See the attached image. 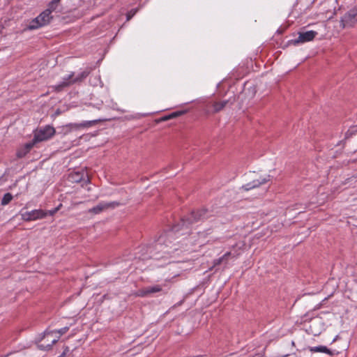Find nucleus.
I'll return each mask as SVG.
<instances>
[{"label": "nucleus", "mask_w": 357, "mask_h": 357, "mask_svg": "<svg viewBox=\"0 0 357 357\" xmlns=\"http://www.w3.org/2000/svg\"><path fill=\"white\" fill-rule=\"evenodd\" d=\"M204 234L200 232H192L188 236L176 235L170 231L166 237H161V243L156 245L158 251L156 259H173L195 251V247L199 244L200 237Z\"/></svg>", "instance_id": "nucleus-1"}, {"label": "nucleus", "mask_w": 357, "mask_h": 357, "mask_svg": "<svg viewBox=\"0 0 357 357\" xmlns=\"http://www.w3.org/2000/svg\"><path fill=\"white\" fill-rule=\"evenodd\" d=\"M52 11L53 10H50V8H47L45 11L41 13L38 17L30 22L26 29H37L49 24L52 19V17L51 16Z\"/></svg>", "instance_id": "nucleus-2"}, {"label": "nucleus", "mask_w": 357, "mask_h": 357, "mask_svg": "<svg viewBox=\"0 0 357 357\" xmlns=\"http://www.w3.org/2000/svg\"><path fill=\"white\" fill-rule=\"evenodd\" d=\"M69 330V327L66 326L64 328H62L58 331H46L45 332L44 338L43 340H45L47 342H50L51 344H40V347L41 349H49L51 348L52 345L57 342L60 337L65 334Z\"/></svg>", "instance_id": "nucleus-3"}, {"label": "nucleus", "mask_w": 357, "mask_h": 357, "mask_svg": "<svg viewBox=\"0 0 357 357\" xmlns=\"http://www.w3.org/2000/svg\"><path fill=\"white\" fill-rule=\"evenodd\" d=\"M87 73L82 72L80 75H79L76 78L73 79V77L74 76L73 73L68 75L66 77L63 78V81L61 84L52 86V89L55 91H61L64 87H66L72 84H74L77 82L82 81L83 79H84L87 76Z\"/></svg>", "instance_id": "nucleus-4"}, {"label": "nucleus", "mask_w": 357, "mask_h": 357, "mask_svg": "<svg viewBox=\"0 0 357 357\" xmlns=\"http://www.w3.org/2000/svg\"><path fill=\"white\" fill-rule=\"evenodd\" d=\"M54 128L47 126L43 128L37 130L34 135V142H40L51 139L55 134Z\"/></svg>", "instance_id": "nucleus-5"}, {"label": "nucleus", "mask_w": 357, "mask_h": 357, "mask_svg": "<svg viewBox=\"0 0 357 357\" xmlns=\"http://www.w3.org/2000/svg\"><path fill=\"white\" fill-rule=\"evenodd\" d=\"M357 23V7L348 11L341 20V24L343 28L351 27Z\"/></svg>", "instance_id": "nucleus-6"}, {"label": "nucleus", "mask_w": 357, "mask_h": 357, "mask_svg": "<svg viewBox=\"0 0 357 357\" xmlns=\"http://www.w3.org/2000/svg\"><path fill=\"white\" fill-rule=\"evenodd\" d=\"M98 121H83L80 123H69L63 126V132L67 134L73 130H79L81 128H89L94 125Z\"/></svg>", "instance_id": "nucleus-7"}, {"label": "nucleus", "mask_w": 357, "mask_h": 357, "mask_svg": "<svg viewBox=\"0 0 357 357\" xmlns=\"http://www.w3.org/2000/svg\"><path fill=\"white\" fill-rule=\"evenodd\" d=\"M47 215V213L45 212L43 210H33L23 213L22 218L26 221H31L43 218Z\"/></svg>", "instance_id": "nucleus-8"}, {"label": "nucleus", "mask_w": 357, "mask_h": 357, "mask_svg": "<svg viewBox=\"0 0 357 357\" xmlns=\"http://www.w3.org/2000/svg\"><path fill=\"white\" fill-rule=\"evenodd\" d=\"M118 206H119V204L116 202H107V203L101 202V203H99L97 206L93 207L92 208H90L89 210V213L98 214V213H100L108 208H114Z\"/></svg>", "instance_id": "nucleus-9"}, {"label": "nucleus", "mask_w": 357, "mask_h": 357, "mask_svg": "<svg viewBox=\"0 0 357 357\" xmlns=\"http://www.w3.org/2000/svg\"><path fill=\"white\" fill-rule=\"evenodd\" d=\"M317 32L314 31H307L298 33V37L294 40L295 44L304 43L312 41L317 36Z\"/></svg>", "instance_id": "nucleus-10"}, {"label": "nucleus", "mask_w": 357, "mask_h": 357, "mask_svg": "<svg viewBox=\"0 0 357 357\" xmlns=\"http://www.w3.org/2000/svg\"><path fill=\"white\" fill-rule=\"evenodd\" d=\"M161 290L162 287L160 285L156 284L138 290L137 295L141 297H144L151 294L160 292Z\"/></svg>", "instance_id": "nucleus-11"}, {"label": "nucleus", "mask_w": 357, "mask_h": 357, "mask_svg": "<svg viewBox=\"0 0 357 357\" xmlns=\"http://www.w3.org/2000/svg\"><path fill=\"white\" fill-rule=\"evenodd\" d=\"M310 328L314 335L319 334L321 333V330L323 328L321 319L319 318L313 319L311 321Z\"/></svg>", "instance_id": "nucleus-12"}, {"label": "nucleus", "mask_w": 357, "mask_h": 357, "mask_svg": "<svg viewBox=\"0 0 357 357\" xmlns=\"http://www.w3.org/2000/svg\"><path fill=\"white\" fill-rule=\"evenodd\" d=\"M268 181V179L266 178L255 179L252 182L248 183L245 185H243L241 188L245 191H248L252 188H257L263 183H266Z\"/></svg>", "instance_id": "nucleus-13"}, {"label": "nucleus", "mask_w": 357, "mask_h": 357, "mask_svg": "<svg viewBox=\"0 0 357 357\" xmlns=\"http://www.w3.org/2000/svg\"><path fill=\"white\" fill-rule=\"evenodd\" d=\"M309 350L312 353L321 352V353L327 354L330 356L333 355V353L330 349H328L326 346L321 345V346H317V347H309Z\"/></svg>", "instance_id": "nucleus-14"}, {"label": "nucleus", "mask_w": 357, "mask_h": 357, "mask_svg": "<svg viewBox=\"0 0 357 357\" xmlns=\"http://www.w3.org/2000/svg\"><path fill=\"white\" fill-rule=\"evenodd\" d=\"M204 213V211L192 212L190 214V217L188 218V223L192 224L194 222H196L198 220L202 219Z\"/></svg>", "instance_id": "nucleus-15"}, {"label": "nucleus", "mask_w": 357, "mask_h": 357, "mask_svg": "<svg viewBox=\"0 0 357 357\" xmlns=\"http://www.w3.org/2000/svg\"><path fill=\"white\" fill-rule=\"evenodd\" d=\"M227 104V100L213 102V107L214 112H220L226 106Z\"/></svg>", "instance_id": "nucleus-16"}, {"label": "nucleus", "mask_w": 357, "mask_h": 357, "mask_svg": "<svg viewBox=\"0 0 357 357\" xmlns=\"http://www.w3.org/2000/svg\"><path fill=\"white\" fill-rule=\"evenodd\" d=\"M231 255V252H228L227 253H225L222 257H221L220 258L218 259H215L213 262L214 264V266H218L219 264H220L222 262H223L225 260H227L228 257Z\"/></svg>", "instance_id": "nucleus-17"}, {"label": "nucleus", "mask_w": 357, "mask_h": 357, "mask_svg": "<svg viewBox=\"0 0 357 357\" xmlns=\"http://www.w3.org/2000/svg\"><path fill=\"white\" fill-rule=\"evenodd\" d=\"M13 199V196L10 193H6L2 199H1V205L5 206L7 205Z\"/></svg>", "instance_id": "nucleus-18"}, {"label": "nucleus", "mask_w": 357, "mask_h": 357, "mask_svg": "<svg viewBox=\"0 0 357 357\" xmlns=\"http://www.w3.org/2000/svg\"><path fill=\"white\" fill-rule=\"evenodd\" d=\"M59 1L60 0H52V1L50 3L48 6V8H50V10H52L54 11L57 8Z\"/></svg>", "instance_id": "nucleus-19"}, {"label": "nucleus", "mask_w": 357, "mask_h": 357, "mask_svg": "<svg viewBox=\"0 0 357 357\" xmlns=\"http://www.w3.org/2000/svg\"><path fill=\"white\" fill-rule=\"evenodd\" d=\"M62 204H59L57 207L54 208L52 210L47 211V215H54L61 207Z\"/></svg>", "instance_id": "nucleus-20"}, {"label": "nucleus", "mask_w": 357, "mask_h": 357, "mask_svg": "<svg viewBox=\"0 0 357 357\" xmlns=\"http://www.w3.org/2000/svg\"><path fill=\"white\" fill-rule=\"evenodd\" d=\"M136 13H137V10H135V9H132L130 11H129L126 15L127 21L130 20V19L136 14Z\"/></svg>", "instance_id": "nucleus-21"}, {"label": "nucleus", "mask_w": 357, "mask_h": 357, "mask_svg": "<svg viewBox=\"0 0 357 357\" xmlns=\"http://www.w3.org/2000/svg\"><path fill=\"white\" fill-rule=\"evenodd\" d=\"M29 151H26V149H24V147H23L22 149L19 150L17 153V157L22 158L24 157Z\"/></svg>", "instance_id": "nucleus-22"}, {"label": "nucleus", "mask_w": 357, "mask_h": 357, "mask_svg": "<svg viewBox=\"0 0 357 357\" xmlns=\"http://www.w3.org/2000/svg\"><path fill=\"white\" fill-rule=\"evenodd\" d=\"M35 143L36 142H34V139H33L32 142L27 143L24 145V149H26V151H29L33 148Z\"/></svg>", "instance_id": "nucleus-23"}, {"label": "nucleus", "mask_w": 357, "mask_h": 357, "mask_svg": "<svg viewBox=\"0 0 357 357\" xmlns=\"http://www.w3.org/2000/svg\"><path fill=\"white\" fill-rule=\"evenodd\" d=\"M183 112H173L171 114H169V116H171V119H173V118H176L178 116H180L181 114H182Z\"/></svg>", "instance_id": "nucleus-24"}, {"label": "nucleus", "mask_w": 357, "mask_h": 357, "mask_svg": "<svg viewBox=\"0 0 357 357\" xmlns=\"http://www.w3.org/2000/svg\"><path fill=\"white\" fill-rule=\"evenodd\" d=\"M356 130H354V128H350L347 132L346 133V136L347 137L349 135L353 134L354 132H356Z\"/></svg>", "instance_id": "nucleus-25"}, {"label": "nucleus", "mask_w": 357, "mask_h": 357, "mask_svg": "<svg viewBox=\"0 0 357 357\" xmlns=\"http://www.w3.org/2000/svg\"><path fill=\"white\" fill-rule=\"evenodd\" d=\"M73 179H75L76 181H78L80 178L79 177V174L77 173L72 175Z\"/></svg>", "instance_id": "nucleus-26"}, {"label": "nucleus", "mask_w": 357, "mask_h": 357, "mask_svg": "<svg viewBox=\"0 0 357 357\" xmlns=\"http://www.w3.org/2000/svg\"><path fill=\"white\" fill-rule=\"evenodd\" d=\"M73 179H75L76 181H78L80 178L79 177V174L77 173L72 175Z\"/></svg>", "instance_id": "nucleus-27"}, {"label": "nucleus", "mask_w": 357, "mask_h": 357, "mask_svg": "<svg viewBox=\"0 0 357 357\" xmlns=\"http://www.w3.org/2000/svg\"><path fill=\"white\" fill-rule=\"evenodd\" d=\"M169 119H171V116H169V115H167V116H163L161 119V121H167V120H169Z\"/></svg>", "instance_id": "nucleus-28"}, {"label": "nucleus", "mask_w": 357, "mask_h": 357, "mask_svg": "<svg viewBox=\"0 0 357 357\" xmlns=\"http://www.w3.org/2000/svg\"><path fill=\"white\" fill-rule=\"evenodd\" d=\"M79 203H80V202H73V203H72V206H73V207H75V206H76L77 205H78Z\"/></svg>", "instance_id": "nucleus-29"}, {"label": "nucleus", "mask_w": 357, "mask_h": 357, "mask_svg": "<svg viewBox=\"0 0 357 357\" xmlns=\"http://www.w3.org/2000/svg\"><path fill=\"white\" fill-rule=\"evenodd\" d=\"M184 262L189 264L190 266H191L192 264L191 260L185 261Z\"/></svg>", "instance_id": "nucleus-30"}, {"label": "nucleus", "mask_w": 357, "mask_h": 357, "mask_svg": "<svg viewBox=\"0 0 357 357\" xmlns=\"http://www.w3.org/2000/svg\"><path fill=\"white\" fill-rule=\"evenodd\" d=\"M174 230L175 231H177V229H176V227L174 228Z\"/></svg>", "instance_id": "nucleus-31"}]
</instances>
